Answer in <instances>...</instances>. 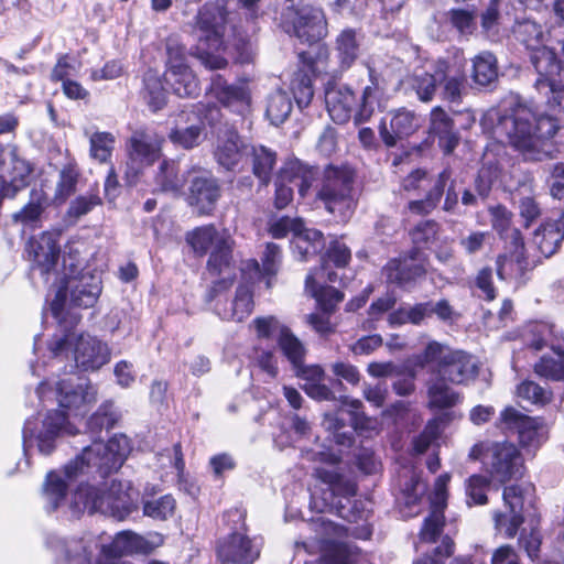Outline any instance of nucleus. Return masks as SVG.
I'll use <instances>...</instances> for the list:
<instances>
[{"instance_id": "0e129e2a", "label": "nucleus", "mask_w": 564, "mask_h": 564, "mask_svg": "<svg viewBox=\"0 0 564 564\" xmlns=\"http://www.w3.org/2000/svg\"><path fill=\"white\" fill-rule=\"evenodd\" d=\"M438 83L437 69L434 74L423 73L412 78V87L420 100L427 102L433 99Z\"/></svg>"}, {"instance_id": "bf43d9fd", "label": "nucleus", "mask_w": 564, "mask_h": 564, "mask_svg": "<svg viewBox=\"0 0 564 564\" xmlns=\"http://www.w3.org/2000/svg\"><path fill=\"white\" fill-rule=\"evenodd\" d=\"M490 478L484 475H471L466 480L467 505H486L488 502L487 492L490 489Z\"/></svg>"}, {"instance_id": "37998d69", "label": "nucleus", "mask_w": 564, "mask_h": 564, "mask_svg": "<svg viewBox=\"0 0 564 564\" xmlns=\"http://www.w3.org/2000/svg\"><path fill=\"white\" fill-rule=\"evenodd\" d=\"M253 310V300L251 288L247 284L239 285L236 296L231 302L229 310L218 311L223 319L242 322Z\"/></svg>"}, {"instance_id": "7c9ffc66", "label": "nucleus", "mask_w": 564, "mask_h": 564, "mask_svg": "<svg viewBox=\"0 0 564 564\" xmlns=\"http://www.w3.org/2000/svg\"><path fill=\"white\" fill-rule=\"evenodd\" d=\"M362 42V34L352 28H346L336 35L334 50L341 70L349 69L360 56Z\"/></svg>"}, {"instance_id": "6e6552de", "label": "nucleus", "mask_w": 564, "mask_h": 564, "mask_svg": "<svg viewBox=\"0 0 564 564\" xmlns=\"http://www.w3.org/2000/svg\"><path fill=\"white\" fill-rule=\"evenodd\" d=\"M130 448L129 438L123 434L113 435L108 443L93 442L73 463V470L96 467L101 475H107L122 466Z\"/></svg>"}, {"instance_id": "1a4fd4ad", "label": "nucleus", "mask_w": 564, "mask_h": 564, "mask_svg": "<svg viewBox=\"0 0 564 564\" xmlns=\"http://www.w3.org/2000/svg\"><path fill=\"white\" fill-rule=\"evenodd\" d=\"M554 327L547 323H533L530 324L524 334V340L534 350H541L544 346L551 345L552 351L540 358L534 365V371L540 377L553 381L564 380V350L555 347L551 343L554 335Z\"/></svg>"}, {"instance_id": "dca6fc26", "label": "nucleus", "mask_w": 564, "mask_h": 564, "mask_svg": "<svg viewBox=\"0 0 564 564\" xmlns=\"http://www.w3.org/2000/svg\"><path fill=\"white\" fill-rule=\"evenodd\" d=\"M426 257L416 249H412L404 258L390 260L382 270L388 283L399 288H412L417 280L426 274Z\"/></svg>"}, {"instance_id": "7ed1b4c3", "label": "nucleus", "mask_w": 564, "mask_h": 564, "mask_svg": "<svg viewBox=\"0 0 564 564\" xmlns=\"http://www.w3.org/2000/svg\"><path fill=\"white\" fill-rule=\"evenodd\" d=\"M135 496L129 481L112 480L106 490L89 485L79 486L73 494V505L79 511H99L121 521L137 510Z\"/></svg>"}, {"instance_id": "b1692460", "label": "nucleus", "mask_w": 564, "mask_h": 564, "mask_svg": "<svg viewBox=\"0 0 564 564\" xmlns=\"http://www.w3.org/2000/svg\"><path fill=\"white\" fill-rule=\"evenodd\" d=\"M369 70V84L362 89L356 106L355 121L367 122L378 111H382L388 105V94L384 80L371 67Z\"/></svg>"}, {"instance_id": "6ab92c4d", "label": "nucleus", "mask_w": 564, "mask_h": 564, "mask_svg": "<svg viewBox=\"0 0 564 564\" xmlns=\"http://www.w3.org/2000/svg\"><path fill=\"white\" fill-rule=\"evenodd\" d=\"M158 540V542L149 541L132 531L119 532L111 543L102 545L101 557L98 560L97 564H123L124 562H116V560L123 555L150 553L160 545L161 539L159 536Z\"/></svg>"}, {"instance_id": "f03ea898", "label": "nucleus", "mask_w": 564, "mask_h": 564, "mask_svg": "<svg viewBox=\"0 0 564 564\" xmlns=\"http://www.w3.org/2000/svg\"><path fill=\"white\" fill-rule=\"evenodd\" d=\"M52 394L57 408L47 411L40 422L28 419L24 423L22 437L23 451L28 456L31 447L36 446L40 454L48 456L57 447L59 440L68 433L70 410V383L68 379L55 382Z\"/></svg>"}, {"instance_id": "864d4df0", "label": "nucleus", "mask_w": 564, "mask_h": 564, "mask_svg": "<svg viewBox=\"0 0 564 564\" xmlns=\"http://www.w3.org/2000/svg\"><path fill=\"white\" fill-rule=\"evenodd\" d=\"M278 343L282 352L292 364L293 368L301 367L306 354V350L301 340L297 337H295L288 328L281 330V335L278 338Z\"/></svg>"}, {"instance_id": "79ce46f5", "label": "nucleus", "mask_w": 564, "mask_h": 564, "mask_svg": "<svg viewBox=\"0 0 564 564\" xmlns=\"http://www.w3.org/2000/svg\"><path fill=\"white\" fill-rule=\"evenodd\" d=\"M530 59L539 75L536 79L554 80L560 74L561 63L556 53L546 46L531 51Z\"/></svg>"}, {"instance_id": "603ef678", "label": "nucleus", "mask_w": 564, "mask_h": 564, "mask_svg": "<svg viewBox=\"0 0 564 564\" xmlns=\"http://www.w3.org/2000/svg\"><path fill=\"white\" fill-rule=\"evenodd\" d=\"M176 501L172 495H164L156 499H143L142 510L145 517L164 521L174 514Z\"/></svg>"}, {"instance_id": "de8ad7c7", "label": "nucleus", "mask_w": 564, "mask_h": 564, "mask_svg": "<svg viewBox=\"0 0 564 564\" xmlns=\"http://www.w3.org/2000/svg\"><path fill=\"white\" fill-rule=\"evenodd\" d=\"M473 79L477 85L489 86L498 78L496 56L484 51L473 58Z\"/></svg>"}, {"instance_id": "680f3d73", "label": "nucleus", "mask_w": 564, "mask_h": 564, "mask_svg": "<svg viewBox=\"0 0 564 564\" xmlns=\"http://www.w3.org/2000/svg\"><path fill=\"white\" fill-rule=\"evenodd\" d=\"M90 155L101 163L107 162L115 149L116 138L110 132H95L90 137Z\"/></svg>"}, {"instance_id": "393cba45", "label": "nucleus", "mask_w": 564, "mask_h": 564, "mask_svg": "<svg viewBox=\"0 0 564 564\" xmlns=\"http://www.w3.org/2000/svg\"><path fill=\"white\" fill-rule=\"evenodd\" d=\"M70 484V464L46 474L42 485V498L47 513L57 511L67 503Z\"/></svg>"}, {"instance_id": "4be33fe9", "label": "nucleus", "mask_w": 564, "mask_h": 564, "mask_svg": "<svg viewBox=\"0 0 564 564\" xmlns=\"http://www.w3.org/2000/svg\"><path fill=\"white\" fill-rule=\"evenodd\" d=\"M451 480L448 473L440 475L435 482L434 489L430 497L431 512L425 518L420 532V539L424 542H435L444 527V509L447 505V486Z\"/></svg>"}, {"instance_id": "6e6d98bb", "label": "nucleus", "mask_w": 564, "mask_h": 564, "mask_svg": "<svg viewBox=\"0 0 564 564\" xmlns=\"http://www.w3.org/2000/svg\"><path fill=\"white\" fill-rule=\"evenodd\" d=\"M144 99L153 111H158L166 104V93L160 77L153 72L144 75Z\"/></svg>"}, {"instance_id": "a878e982", "label": "nucleus", "mask_w": 564, "mask_h": 564, "mask_svg": "<svg viewBox=\"0 0 564 564\" xmlns=\"http://www.w3.org/2000/svg\"><path fill=\"white\" fill-rule=\"evenodd\" d=\"M225 108L242 112L250 105V91L246 84H229L221 75H214L208 90Z\"/></svg>"}, {"instance_id": "20e7f679", "label": "nucleus", "mask_w": 564, "mask_h": 564, "mask_svg": "<svg viewBox=\"0 0 564 564\" xmlns=\"http://www.w3.org/2000/svg\"><path fill=\"white\" fill-rule=\"evenodd\" d=\"M414 364L421 368L434 364L432 373L454 384L467 383L476 378L478 371L471 355L435 340L430 341L424 350L414 357Z\"/></svg>"}, {"instance_id": "2f4dec72", "label": "nucleus", "mask_w": 564, "mask_h": 564, "mask_svg": "<svg viewBox=\"0 0 564 564\" xmlns=\"http://www.w3.org/2000/svg\"><path fill=\"white\" fill-rule=\"evenodd\" d=\"M419 127L413 112L400 109L394 112L388 127L384 121L380 123L379 133L387 147L397 145L398 140L411 135Z\"/></svg>"}, {"instance_id": "f257e3e1", "label": "nucleus", "mask_w": 564, "mask_h": 564, "mask_svg": "<svg viewBox=\"0 0 564 564\" xmlns=\"http://www.w3.org/2000/svg\"><path fill=\"white\" fill-rule=\"evenodd\" d=\"M558 130L560 124L555 118L538 116L524 102L511 98L498 116L494 132L498 137H506L525 160L542 161L551 158V140Z\"/></svg>"}, {"instance_id": "0eeeda50", "label": "nucleus", "mask_w": 564, "mask_h": 564, "mask_svg": "<svg viewBox=\"0 0 564 564\" xmlns=\"http://www.w3.org/2000/svg\"><path fill=\"white\" fill-rule=\"evenodd\" d=\"M502 499L509 512L496 511L494 513L495 527L506 538L511 539L516 536L523 523V512L534 507L535 488L528 481L506 486Z\"/></svg>"}, {"instance_id": "c85d7f7f", "label": "nucleus", "mask_w": 564, "mask_h": 564, "mask_svg": "<svg viewBox=\"0 0 564 564\" xmlns=\"http://www.w3.org/2000/svg\"><path fill=\"white\" fill-rule=\"evenodd\" d=\"M325 104L332 120L336 123L347 122L356 112V97L347 86H330L325 90Z\"/></svg>"}, {"instance_id": "69168bd1", "label": "nucleus", "mask_w": 564, "mask_h": 564, "mask_svg": "<svg viewBox=\"0 0 564 564\" xmlns=\"http://www.w3.org/2000/svg\"><path fill=\"white\" fill-rule=\"evenodd\" d=\"M97 391L95 387L85 381L77 384L76 389L73 390V408L76 409V415H84L88 408L96 402Z\"/></svg>"}, {"instance_id": "aec40b11", "label": "nucleus", "mask_w": 564, "mask_h": 564, "mask_svg": "<svg viewBox=\"0 0 564 564\" xmlns=\"http://www.w3.org/2000/svg\"><path fill=\"white\" fill-rule=\"evenodd\" d=\"M226 23V13L223 7L216 3H206L197 15V33L200 45L207 50L219 51L224 48L223 40Z\"/></svg>"}, {"instance_id": "e2e57ef3", "label": "nucleus", "mask_w": 564, "mask_h": 564, "mask_svg": "<svg viewBox=\"0 0 564 564\" xmlns=\"http://www.w3.org/2000/svg\"><path fill=\"white\" fill-rule=\"evenodd\" d=\"M440 225L434 220H423L420 221L411 231L410 236L414 249L420 251L421 248H426L432 245L438 235Z\"/></svg>"}, {"instance_id": "4468645a", "label": "nucleus", "mask_w": 564, "mask_h": 564, "mask_svg": "<svg viewBox=\"0 0 564 564\" xmlns=\"http://www.w3.org/2000/svg\"><path fill=\"white\" fill-rule=\"evenodd\" d=\"M316 174L313 167L299 160L284 163L275 182V207L282 209L292 202L293 188L288 183L294 184L300 196L305 197L316 178Z\"/></svg>"}, {"instance_id": "5fc2aeb1", "label": "nucleus", "mask_w": 564, "mask_h": 564, "mask_svg": "<svg viewBox=\"0 0 564 564\" xmlns=\"http://www.w3.org/2000/svg\"><path fill=\"white\" fill-rule=\"evenodd\" d=\"M513 32L517 40L524 44L527 48L533 51L542 46L543 30L536 22L530 19L520 21L514 26Z\"/></svg>"}, {"instance_id": "bb28decb", "label": "nucleus", "mask_w": 564, "mask_h": 564, "mask_svg": "<svg viewBox=\"0 0 564 564\" xmlns=\"http://www.w3.org/2000/svg\"><path fill=\"white\" fill-rule=\"evenodd\" d=\"M217 555L223 563L251 564L259 550L245 533L234 532L219 542Z\"/></svg>"}, {"instance_id": "9d476101", "label": "nucleus", "mask_w": 564, "mask_h": 564, "mask_svg": "<svg viewBox=\"0 0 564 564\" xmlns=\"http://www.w3.org/2000/svg\"><path fill=\"white\" fill-rule=\"evenodd\" d=\"M281 23L288 33L307 44L319 42L328 33L323 10L307 4L299 9L288 7L282 13Z\"/></svg>"}, {"instance_id": "8fccbe9b", "label": "nucleus", "mask_w": 564, "mask_h": 564, "mask_svg": "<svg viewBox=\"0 0 564 564\" xmlns=\"http://www.w3.org/2000/svg\"><path fill=\"white\" fill-rule=\"evenodd\" d=\"M227 232H218L212 225L194 229L186 235V241L193 250L199 254H205L209 248L218 245L219 238H227Z\"/></svg>"}, {"instance_id": "13d9d810", "label": "nucleus", "mask_w": 564, "mask_h": 564, "mask_svg": "<svg viewBox=\"0 0 564 564\" xmlns=\"http://www.w3.org/2000/svg\"><path fill=\"white\" fill-rule=\"evenodd\" d=\"M120 419V414L111 402L101 404L98 410L89 417L88 429L94 432H100L104 429H112Z\"/></svg>"}, {"instance_id": "9b49d317", "label": "nucleus", "mask_w": 564, "mask_h": 564, "mask_svg": "<svg viewBox=\"0 0 564 564\" xmlns=\"http://www.w3.org/2000/svg\"><path fill=\"white\" fill-rule=\"evenodd\" d=\"M166 70L164 83L180 97H195L199 93V84L186 64L185 47L174 40L166 44Z\"/></svg>"}, {"instance_id": "72a5a7b5", "label": "nucleus", "mask_w": 564, "mask_h": 564, "mask_svg": "<svg viewBox=\"0 0 564 564\" xmlns=\"http://www.w3.org/2000/svg\"><path fill=\"white\" fill-rule=\"evenodd\" d=\"M245 154L250 159L253 175L267 186L276 165V152L262 144H251L245 148Z\"/></svg>"}, {"instance_id": "39448f33", "label": "nucleus", "mask_w": 564, "mask_h": 564, "mask_svg": "<svg viewBox=\"0 0 564 564\" xmlns=\"http://www.w3.org/2000/svg\"><path fill=\"white\" fill-rule=\"evenodd\" d=\"M354 181L355 173L350 167L328 165L316 193L325 209L343 221L350 218L357 206Z\"/></svg>"}, {"instance_id": "4c0bfd02", "label": "nucleus", "mask_w": 564, "mask_h": 564, "mask_svg": "<svg viewBox=\"0 0 564 564\" xmlns=\"http://www.w3.org/2000/svg\"><path fill=\"white\" fill-rule=\"evenodd\" d=\"M431 131L438 135L440 144L446 153H451L458 144V134L452 118L440 107L431 112Z\"/></svg>"}, {"instance_id": "338daca9", "label": "nucleus", "mask_w": 564, "mask_h": 564, "mask_svg": "<svg viewBox=\"0 0 564 564\" xmlns=\"http://www.w3.org/2000/svg\"><path fill=\"white\" fill-rule=\"evenodd\" d=\"M535 88L547 97V104L551 108L564 109V87L557 86L554 80H535Z\"/></svg>"}, {"instance_id": "49530a36", "label": "nucleus", "mask_w": 564, "mask_h": 564, "mask_svg": "<svg viewBox=\"0 0 564 564\" xmlns=\"http://www.w3.org/2000/svg\"><path fill=\"white\" fill-rule=\"evenodd\" d=\"M351 259L350 249L340 241H333L327 250L326 256L323 258V264L315 273L322 279L324 274L327 275V281L336 282L337 274L328 271V264L333 263L336 268H345Z\"/></svg>"}, {"instance_id": "a18cd8bd", "label": "nucleus", "mask_w": 564, "mask_h": 564, "mask_svg": "<svg viewBox=\"0 0 564 564\" xmlns=\"http://www.w3.org/2000/svg\"><path fill=\"white\" fill-rule=\"evenodd\" d=\"M47 205V196L42 187H34L30 192L29 202L12 218L15 223L30 225L37 221Z\"/></svg>"}, {"instance_id": "09e8293b", "label": "nucleus", "mask_w": 564, "mask_h": 564, "mask_svg": "<svg viewBox=\"0 0 564 564\" xmlns=\"http://www.w3.org/2000/svg\"><path fill=\"white\" fill-rule=\"evenodd\" d=\"M155 184L162 192L178 193L185 184L184 176L178 172V164L173 160L163 161L155 175Z\"/></svg>"}, {"instance_id": "423d86ee", "label": "nucleus", "mask_w": 564, "mask_h": 564, "mask_svg": "<svg viewBox=\"0 0 564 564\" xmlns=\"http://www.w3.org/2000/svg\"><path fill=\"white\" fill-rule=\"evenodd\" d=\"M469 458L482 460L492 479L505 484L522 475L523 463L519 449L508 442L482 441L476 443Z\"/></svg>"}, {"instance_id": "412c9836", "label": "nucleus", "mask_w": 564, "mask_h": 564, "mask_svg": "<svg viewBox=\"0 0 564 564\" xmlns=\"http://www.w3.org/2000/svg\"><path fill=\"white\" fill-rule=\"evenodd\" d=\"M109 346L96 336L80 335L73 344V360L76 368L84 371H96L109 362Z\"/></svg>"}, {"instance_id": "f8f14e48", "label": "nucleus", "mask_w": 564, "mask_h": 564, "mask_svg": "<svg viewBox=\"0 0 564 564\" xmlns=\"http://www.w3.org/2000/svg\"><path fill=\"white\" fill-rule=\"evenodd\" d=\"M164 138L151 129L142 128L132 132L127 142L129 161L127 176L135 177L142 169L160 159Z\"/></svg>"}, {"instance_id": "c756f323", "label": "nucleus", "mask_w": 564, "mask_h": 564, "mask_svg": "<svg viewBox=\"0 0 564 564\" xmlns=\"http://www.w3.org/2000/svg\"><path fill=\"white\" fill-rule=\"evenodd\" d=\"M300 58L303 61L304 68L299 69L294 73L293 78L291 80V90L293 93L294 99L299 107H306L310 105L313 96V85L310 73H321L327 72L328 67L319 66L322 61L317 62H307V54L301 53Z\"/></svg>"}, {"instance_id": "774afa93", "label": "nucleus", "mask_w": 564, "mask_h": 564, "mask_svg": "<svg viewBox=\"0 0 564 564\" xmlns=\"http://www.w3.org/2000/svg\"><path fill=\"white\" fill-rule=\"evenodd\" d=\"M455 550L454 541L445 536L441 545L434 549L432 554H425L417 558L414 564H444V561L453 555Z\"/></svg>"}, {"instance_id": "4d7b16f0", "label": "nucleus", "mask_w": 564, "mask_h": 564, "mask_svg": "<svg viewBox=\"0 0 564 564\" xmlns=\"http://www.w3.org/2000/svg\"><path fill=\"white\" fill-rule=\"evenodd\" d=\"M291 111L292 102L284 91H275L269 97L267 116L272 124L279 126L284 122Z\"/></svg>"}, {"instance_id": "ddd939ff", "label": "nucleus", "mask_w": 564, "mask_h": 564, "mask_svg": "<svg viewBox=\"0 0 564 564\" xmlns=\"http://www.w3.org/2000/svg\"><path fill=\"white\" fill-rule=\"evenodd\" d=\"M8 171L10 180L0 175V207L4 198L13 199L29 186L30 175L33 172L31 164L20 158L14 144L0 147V171Z\"/></svg>"}, {"instance_id": "c03bdc74", "label": "nucleus", "mask_w": 564, "mask_h": 564, "mask_svg": "<svg viewBox=\"0 0 564 564\" xmlns=\"http://www.w3.org/2000/svg\"><path fill=\"white\" fill-rule=\"evenodd\" d=\"M446 380L436 377L427 382L429 405L435 409H448L456 405L460 395L449 388Z\"/></svg>"}, {"instance_id": "473e14b6", "label": "nucleus", "mask_w": 564, "mask_h": 564, "mask_svg": "<svg viewBox=\"0 0 564 564\" xmlns=\"http://www.w3.org/2000/svg\"><path fill=\"white\" fill-rule=\"evenodd\" d=\"M246 147L237 131L227 130L218 137L214 155L219 165L231 171L241 161Z\"/></svg>"}, {"instance_id": "052dcab7", "label": "nucleus", "mask_w": 564, "mask_h": 564, "mask_svg": "<svg viewBox=\"0 0 564 564\" xmlns=\"http://www.w3.org/2000/svg\"><path fill=\"white\" fill-rule=\"evenodd\" d=\"M317 477L328 484L334 494L350 497L356 494V485L347 479H344L340 474L335 469L316 468Z\"/></svg>"}, {"instance_id": "a19ab883", "label": "nucleus", "mask_w": 564, "mask_h": 564, "mask_svg": "<svg viewBox=\"0 0 564 564\" xmlns=\"http://www.w3.org/2000/svg\"><path fill=\"white\" fill-rule=\"evenodd\" d=\"M323 564H368L367 558L356 546L330 542L322 554Z\"/></svg>"}, {"instance_id": "e433bc0d", "label": "nucleus", "mask_w": 564, "mask_h": 564, "mask_svg": "<svg viewBox=\"0 0 564 564\" xmlns=\"http://www.w3.org/2000/svg\"><path fill=\"white\" fill-rule=\"evenodd\" d=\"M101 293V279L90 272L82 274L73 284V307H91Z\"/></svg>"}, {"instance_id": "cd10ccee", "label": "nucleus", "mask_w": 564, "mask_h": 564, "mask_svg": "<svg viewBox=\"0 0 564 564\" xmlns=\"http://www.w3.org/2000/svg\"><path fill=\"white\" fill-rule=\"evenodd\" d=\"M220 196V187L213 176L199 175L193 178L188 203L197 208L198 214L208 215Z\"/></svg>"}, {"instance_id": "5701e85b", "label": "nucleus", "mask_w": 564, "mask_h": 564, "mask_svg": "<svg viewBox=\"0 0 564 564\" xmlns=\"http://www.w3.org/2000/svg\"><path fill=\"white\" fill-rule=\"evenodd\" d=\"M231 250L232 240L229 237L219 238L218 245L213 249L209 257L207 269L212 274H224V278L216 281L207 292V301H213L219 293L227 291L234 282V274L231 273Z\"/></svg>"}, {"instance_id": "f3484780", "label": "nucleus", "mask_w": 564, "mask_h": 564, "mask_svg": "<svg viewBox=\"0 0 564 564\" xmlns=\"http://www.w3.org/2000/svg\"><path fill=\"white\" fill-rule=\"evenodd\" d=\"M502 427L518 433L524 447L536 448L547 440V429L538 419L524 415L517 409L506 408L500 414Z\"/></svg>"}, {"instance_id": "2eb2a0df", "label": "nucleus", "mask_w": 564, "mask_h": 564, "mask_svg": "<svg viewBox=\"0 0 564 564\" xmlns=\"http://www.w3.org/2000/svg\"><path fill=\"white\" fill-rule=\"evenodd\" d=\"M68 280L64 278L56 290L51 303V313L57 322V329L48 343V350L53 358L67 359L70 351V322L67 310Z\"/></svg>"}, {"instance_id": "ea45409f", "label": "nucleus", "mask_w": 564, "mask_h": 564, "mask_svg": "<svg viewBox=\"0 0 564 564\" xmlns=\"http://www.w3.org/2000/svg\"><path fill=\"white\" fill-rule=\"evenodd\" d=\"M315 274L310 272L305 279V292L314 297L323 313L332 314L337 304L344 300V294L333 286L318 285Z\"/></svg>"}, {"instance_id": "3c124183", "label": "nucleus", "mask_w": 564, "mask_h": 564, "mask_svg": "<svg viewBox=\"0 0 564 564\" xmlns=\"http://www.w3.org/2000/svg\"><path fill=\"white\" fill-rule=\"evenodd\" d=\"M447 64L437 63L438 83H443V96L449 101H459L466 87V77L464 74L449 76L446 74Z\"/></svg>"}, {"instance_id": "a211bd4d", "label": "nucleus", "mask_w": 564, "mask_h": 564, "mask_svg": "<svg viewBox=\"0 0 564 564\" xmlns=\"http://www.w3.org/2000/svg\"><path fill=\"white\" fill-rule=\"evenodd\" d=\"M62 235L63 230L55 228L32 237L26 242L28 259L41 269L42 273H48L56 265L61 254Z\"/></svg>"}, {"instance_id": "c9c22d12", "label": "nucleus", "mask_w": 564, "mask_h": 564, "mask_svg": "<svg viewBox=\"0 0 564 564\" xmlns=\"http://www.w3.org/2000/svg\"><path fill=\"white\" fill-rule=\"evenodd\" d=\"M564 240V219L547 221L534 231L533 242L539 251L549 258L553 256Z\"/></svg>"}, {"instance_id": "f704fd0d", "label": "nucleus", "mask_w": 564, "mask_h": 564, "mask_svg": "<svg viewBox=\"0 0 564 564\" xmlns=\"http://www.w3.org/2000/svg\"><path fill=\"white\" fill-rule=\"evenodd\" d=\"M451 178V171L443 170L434 181L424 198L410 200L405 209L416 216L430 215L440 204L445 186Z\"/></svg>"}, {"instance_id": "58836bf2", "label": "nucleus", "mask_w": 564, "mask_h": 564, "mask_svg": "<svg viewBox=\"0 0 564 564\" xmlns=\"http://www.w3.org/2000/svg\"><path fill=\"white\" fill-rule=\"evenodd\" d=\"M294 253L301 261H306L317 254L325 246L323 234L317 229L302 228L296 231L292 239Z\"/></svg>"}]
</instances>
